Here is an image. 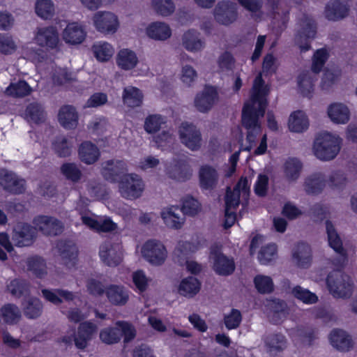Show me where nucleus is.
I'll return each instance as SVG.
<instances>
[{
	"label": "nucleus",
	"mask_w": 357,
	"mask_h": 357,
	"mask_svg": "<svg viewBox=\"0 0 357 357\" xmlns=\"http://www.w3.org/2000/svg\"><path fill=\"white\" fill-rule=\"evenodd\" d=\"M267 93L260 73L254 80L250 100L245 102L242 111V126L246 130V141L249 143L245 150L250 151L255 146L257 137L261 133L259 119L265 113Z\"/></svg>",
	"instance_id": "nucleus-1"
},
{
	"label": "nucleus",
	"mask_w": 357,
	"mask_h": 357,
	"mask_svg": "<svg viewBox=\"0 0 357 357\" xmlns=\"http://www.w3.org/2000/svg\"><path fill=\"white\" fill-rule=\"evenodd\" d=\"M342 139L335 135L325 132L319 134L313 144V153L319 160H333L341 149Z\"/></svg>",
	"instance_id": "nucleus-2"
},
{
	"label": "nucleus",
	"mask_w": 357,
	"mask_h": 357,
	"mask_svg": "<svg viewBox=\"0 0 357 357\" xmlns=\"http://www.w3.org/2000/svg\"><path fill=\"white\" fill-rule=\"evenodd\" d=\"M326 283L330 293L335 298L347 299L353 294L354 282L351 278L340 271L330 273Z\"/></svg>",
	"instance_id": "nucleus-3"
},
{
	"label": "nucleus",
	"mask_w": 357,
	"mask_h": 357,
	"mask_svg": "<svg viewBox=\"0 0 357 357\" xmlns=\"http://www.w3.org/2000/svg\"><path fill=\"white\" fill-rule=\"evenodd\" d=\"M119 189L122 197L134 200L142 196L144 190V183L137 174H126L119 181Z\"/></svg>",
	"instance_id": "nucleus-4"
},
{
	"label": "nucleus",
	"mask_w": 357,
	"mask_h": 357,
	"mask_svg": "<svg viewBox=\"0 0 357 357\" xmlns=\"http://www.w3.org/2000/svg\"><path fill=\"white\" fill-rule=\"evenodd\" d=\"M142 255L153 266H161L167 257V251L162 242L155 239L147 241L142 247Z\"/></svg>",
	"instance_id": "nucleus-5"
},
{
	"label": "nucleus",
	"mask_w": 357,
	"mask_h": 357,
	"mask_svg": "<svg viewBox=\"0 0 357 357\" xmlns=\"http://www.w3.org/2000/svg\"><path fill=\"white\" fill-rule=\"evenodd\" d=\"M116 328H107L100 331V338L103 342L108 344L116 343L123 335L126 341L135 337L133 328L128 323L119 321L116 323Z\"/></svg>",
	"instance_id": "nucleus-6"
},
{
	"label": "nucleus",
	"mask_w": 357,
	"mask_h": 357,
	"mask_svg": "<svg viewBox=\"0 0 357 357\" xmlns=\"http://www.w3.org/2000/svg\"><path fill=\"white\" fill-rule=\"evenodd\" d=\"M181 143L191 151H198L202 145V136L199 128L192 123L183 122L178 128Z\"/></svg>",
	"instance_id": "nucleus-7"
},
{
	"label": "nucleus",
	"mask_w": 357,
	"mask_h": 357,
	"mask_svg": "<svg viewBox=\"0 0 357 357\" xmlns=\"http://www.w3.org/2000/svg\"><path fill=\"white\" fill-rule=\"evenodd\" d=\"M93 22L96 29L104 34H113L119 26L117 15L109 11L96 12L93 17Z\"/></svg>",
	"instance_id": "nucleus-8"
},
{
	"label": "nucleus",
	"mask_w": 357,
	"mask_h": 357,
	"mask_svg": "<svg viewBox=\"0 0 357 357\" xmlns=\"http://www.w3.org/2000/svg\"><path fill=\"white\" fill-rule=\"evenodd\" d=\"M250 195L249 181L247 178H241L233 190L227 188L225 196V205L227 208L236 209L240 203V197L247 200Z\"/></svg>",
	"instance_id": "nucleus-9"
},
{
	"label": "nucleus",
	"mask_w": 357,
	"mask_h": 357,
	"mask_svg": "<svg viewBox=\"0 0 357 357\" xmlns=\"http://www.w3.org/2000/svg\"><path fill=\"white\" fill-rule=\"evenodd\" d=\"M326 230L329 246L339 255L337 267H342L347 261V252L343 247L342 238L329 220L326 222Z\"/></svg>",
	"instance_id": "nucleus-10"
},
{
	"label": "nucleus",
	"mask_w": 357,
	"mask_h": 357,
	"mask_svg": "<svg viewBox=\"0 0 357 357\" xmlns=\"http://www.w3.org/2000/svg\"><path fill=\"white\" fill-rule=\"evenodd\" d=\"M36 228L24 223H17L12 234V241L15 246L25 247L32 245L36 237Z\"/></svg>",
	"instance_id": "nucleus-11"
},
{
	"label": "nucleus",
	"mask_w": 357,
	"mask_h": 357,
	"mask_svg": "<svg viewBox=\"0 0 357 357\" xmlns=\"http://www.w3.org/2000/svg\"><path fill=\"white\" fill-rule=\"evenodd\" d=\"M36 43L47 50H56L59 45V33L54 26L38 28L35 34Z\"/></svg>",
	"instance_id": "nucleus-12"
},
{
	"label": "nucleus",
	"mask_w": 357,
	"mask_h": 357,
	"mask_svg": "<svg viewBox=\"0 0 357 357\" xmlns=\"http://www.w3.org/2000/svg\"><path fill=\"white\" fill-rule=\"evenodd\" d=\"M99 255L106 265L116 266L122 260L121 247L118 243L106 241L100 245Z\"/></svg>",
	"instance_id": "nucleus-13"
},
{
	"label": "nucleus",
	"mask_w": 357,
	"mask_h": 357,
	"mask_svg": "<svg viewBox=\"0 0 357 357\" xmlns=\"http://www.w3.org/2000/svg\"><path fill=\"white\" fill-rule=\"evenodd\" d=\"M211 259L213 261V268L219 275L227 276L231 275L236 268L234 260L219 251H212Z\"/></svg>",
	"instance_id": "nucleus-14"
},
{
	"label": "nucleus",
	"mask_w": 357,
	"mask_h": 357,
	"mask_svg": "<svg viewBox=\"0 0 357 357\" xmlns=\"http://www.w3.org/2000/svg\"><path fill=\"white\" fill-rule=\"evenodd\" d=\"M33 224L43 234L47 236H56L63 230V223L55 218L38 216L33 220Z\"/></svg>",
	"instance_id": "nucleus-15"
},
{
	"label": "nucleus",
	"mask_w": 357,
	"mask_h": 357,
	"mask_svg": "<svg viewBox=\"0 0 357 357\" xmlns=\"http://www.w3.org/2000/svg\"><path fill=\"white\" fill-rule=\"evenodd\" d=\"M237 15L236 4L229 1L219 2L214 9L215 20L224 25H228L236 21Z\"/></svg>",
	"instance_id": "nucleus-16"
},
{
	"label": "nucleus",
	"mask_w": 357,
	"mask_h": 357,
	"mask_svg": "<svg viewBox=\"0 0 357 357\" xmlns=\"http://www.w3.org/2000/svg\"><path fill=\"white\" fill-rule=\"evenodd\" d=\"M218 100V94L215 88L206 86L200 93L196 96L195 106L199 112L205 113L213 107Z\"/></svg>",
	"instance_id": "nucleus-17"
},
{
	"label": "nucleus",
	"mask_w": 357,
	"mask_h": 357,
	"mask_svg": "<svg viewBox=\"0 0 357 357\" xmlns=\"http://www.w3.org/2000/svg\"><path fill=\"white\" fill-rule=\"evenodd\" d=\"M24 184L25 181L14 173L4 169L0 171V185L4 190L13 194H20L24 191Z\"/></svg>",
	"instance_id": "nucleus-18"
},
{
	"label": "nucleus",
	"mask_w": 357,
	"mask_h": 357,
	"mask_svg": "<svg viewBox=\"0 0 357 357\" xmlns=\"http://www.w3.org/2000/svg\"><path fill=\"white\" fill-rule=\"evenodd\" d=\"M316 32L314 22L312 20L306 19L302 24L301 31L295 38L296 43L299 46L301 52L310 50V45L307 40L314 38Z\"/></svg>",
	"instance_id": "nucleus-19"
},
{
	"label": "nucleus",
	"mask_w": 357,
	"mask_h": 357,
	"mask_svg": "<svg viewBox=\"0 0 357 357\" xmlns=\"http://www.w3.org/2000/svg\"><path fill=\"white\" fill-rule=\"evenodd\" d=\"M160 216L167 227L174 229H181L185 222V217L181 210L174 206L164 208Z\"/></svg>",
	"instance_id": "nucleus-20"
},
{
	"label": "nucleus",
	"mask_w": 357,
	"mask_h": 357,
	"mask_svg": "<svg viewBox=\"0 0 357 357\" xmlns=\"http://www.w3.org/2000/svg\"><path fill=\"white\" fill-rule=\"evenodd\" d=\"M83 26L76 22L68 24L62 33L63 40L70 45L81 44L86 38Z\"/></svg>",
	"instance_id": "nucleus-21"
},
{
	"label": "nucleus",
	"mask_w": 357,
	"mask_h": 357,
	"mask_svg": "<svg viewBox=\"0 0 357 357\" xmlns=\"http://www.w3.org/2000/svg\"><path fill=\"white\" fill-rule=\"evenodd\" d=\"M127 172L126 165L122 160H108L104 163L102 174L111 182L118 180L120 176Z\"/></svg>",
	"instance_id": "nucleus-22"
},
{
	"label": "nucleus",
	"mask_w": 357,
	"mask_h": 357,
	"mask_svg": "<svg viewBox=\"0 0 357 357\" xmlns=\"http://www.w3.org/2000/svg\"><path fill=\"white\" fill-rule=\"evenodd\" d=\"M96 331L97 326L92 322L84 321L80 324L78 327L77 334L73 338L75 346L78 349H84Z\"/></svg>",
	"instance_id": "nucleus-23"
},
{
	"label": "nucleus",
	"mask_w": 357,
	"mask_h": 357,
	"mask_svg": "<svg viewBox=\"0 0 357 357\" xmlns=\"http://www.w3.org/2000/svg\"><path fill=\"white\" fill-rule=\"evenodd\" d=\"M108 301L114 305H124L129 300V291L122 285L111 284L105 288Z\"/></svg>",
	"instance_id": "nucleus-24"
},
{
	"label": "nucleus",
	"mask_w": 357,
	"mask_h": 357,
	"mask_svg": "<svg viewBox=\"0 0 357 357\" xmlns=\"http://www.w3.org/2000/svg\"><path fill=\"white\" fill-rule=\"evenodd\" d=\"M294 262L301 268H307L312 261V250L305 243H298L292 251Z\"/></svg>",
	"instance_id": "nucleus-25"
},
{
	"label": "nucleus",
	"mask_w": 357,
	"mask_h": 357,
	"mask_svg": "<svg viewBox=\"0 0 357 357\" xmlns=\"http://www.w3.org/2000/svg\"><path fill=\"white\" fill-rule=\"evenodd\" d=\"M199 183L203 189L212 190L218 182V174L215 168L210 165L202 166L199 172Z\"/></svg>",
	"instance_id": "nucleus-26"
},
{
	"label": "nucleus",
	"mask_w": 357,
	"mask_h": 357,
	"mask_svg": "<svg viewBox=\"0 0 357 357\" xmlns=\"http://www.w3.org/2000/svg\"><path fill=\"white\" fill-rule=\"evenodd\" d=\"M304 190L308 195L321 193L326 186L325 175L321 172L312 174L305 179Z\"/></svg>",
	"instance_id": "nucleus-27"
},
{
	"label": "nucleus",
	"mask_w": 357,
	"mask_h": 357,
	"mask_svg": "<svg viewBox=\"0 0 357 357\" xmlns=\"http://www.w3.org/2000/svg\"><path fill=\"white\" fill-rule=\"evenodd\" d=\"M42 295L47 301L54 305H60L63 301H73L75 295L73 292L63 289H42Z\"/></svg>",
	"instance_id": "nucleus-28"
},
{
	"label": "nucleus",
	"mask_w": 357,
	"mask_h": 357,
	"mask_svg": "<svg viewBox=\"0 0 357 357\" xmlns=\"http://www.w3.org/2000/svg\"><path fill=\"white\" fill-rule=\"evenodd\" d=\"M60 124L66 129L75 128L78 122V115L75 108L71 105H64L58 114Z\"/></svg>",
	"instance_id": "nucleus-29"
},
{
	"label": "nucleus",
	"mask_w": 357,
	"mask_h": 357,
	"mask_svg": "<svg viewBox=\"0 0 357 357\" xmlns=\"http://www.w3.org/2000/svg\"><path fill=\"white\" fill-rule=\"evenodd\" d=\"M332 345L342 351H347L352 347V340L344 331L334 329L330 334Z\"/></svg>",
	"instance_id": "nucleus-30"
},
{
	"label": "nucleus",
	"mask_w": 357,
	"mask_h": 357,
	"mask_svg": "<svg viewBox=\"0 0 357 357\" xmlns=\"http://www.w3.org/2000/svg\"><path fill=\"white\" fill-rule=\"evenodd\" d=\"M147 36L156 40H165L170 38L172 31L165 22H155L149 25L146 29Z\"/></svg>",
	"instance_id": "nucleus-31"
},
{
	"label": "nucleus",
	"mask_w": 357,
	"mask_h": 357,
	"mask_svg": "<svg viewBox=\"0 0 357 357\" xmlns=\"http://www.w3.org/2000/svg\"><path fill=\"white\" fill-rule=\"evenodd\" d=\"M79 156L83 162L87 165H91L98 160L100 157V151L93 143L90 142H84L79 146Z\"/></svg>",
	"instance_id": "nucleus-32"
},
{
	"label": "nucleus",
	"mask_w": 357,
	"mask_h": 357,
	"mask_svg": "<svg viewBox=\"0 0 357 357\" xmlns=\"http://www.w3.org/2000/svg\"><path fill=\"white\" fill-rule=\"evenodd\" d=\"M328 114L331 121L335 123L345 124L350 118L349 108L342 103H333L328 107Z\"/></svg>",
	"instance_id": "nucleus-33"
},
{
	"label": "nucleus",
	"mask_w": 357,
	"mask_h": 357,
	"mask_svg": "<svg viewBox=\"0 0 357 357\" xmlns=\"http://www.w3.org/2000/svg\"><path fill=\"white\" fill-rule=\"evenodd\" d=\"M57 248L63 264L66 266L73 264L77 255V249L75 245L71 241H61L57 243Z\"/></svg>",
	"instance_id": "nucleus-34"
},
{
	"label": "nucleus",
	"mask_w": 357,
	"mask_h": 357,
	"mask_svg": "<svg viewBox=\"0 0 357 357\" xmlns=\"http://www.w3.org/2000/svg\"><path fill=\"white\" fill-rule=\"evenodd\" d=\"M182 44L190 52L200 51L204 45V41L199 38V33L195 30H189L183 35Z\"/></svg>",
	"instance_id": "nucleus-35"
},
{
	"label": "nucleus",
	"mask_w": 357,
	"mask_h": 357,
	"mask_svg": "<svg viewBox=\"0 0 357 357\" xmlns=\"http://www.w3.org/2000/svg\"><path fill=\"white\" fill-rule=\"evenodd\" d=\"M123 101L130 107H139L143 102V95L141 91L134 86H127L123 92Z\"/></svg>",
	"instance_id": "nucleus-36"
},
{
	"label": "nucleus",
	"mask_w": 357,
	"mask_h": 357,
	"mask_svg": "<svg viewBox=\"0 0 357 357\" xmlns=\"http://www.w3.org/2000/svg\"><path fill=\"white\" fill-rule=\"evenodd\" d=\"M271 319L275 324L280 323L288 314V308L286 303L279 299H274L269 303Z\"/></svg>",
	"instance_id": "nucleus-37"
},
{
	"label": "nucleus",
	"mask_w": 357,
	"mask_h": 357,
	"mask_svg": "<svg viewBox=\"0 0 357 357\" xmlns=\"http://www.w3.org/2000/svg\"><path fill=\"white\" fill-rule=\"evenodd\" d=\"M23 312L29 319H36L40 316L43 312L41 301L35 297H30L22 303Z\"/></svg>",
	"instance_id": "nucleus-38"
},
{
	"label": "nucleus",
	"mask_w": 357,
	"mask_h": 357,
	"mask_svg": "<svg viewBox=\"0 0 357 357\" xmlns=\"http://www.w3.org/2000/svg\"><path fill=\"white\" fill-rule=\"evenodd\" d=\"M348 8L338 1L330 2L326 7L325 15L330 20H338L344 18L348 14Z\"/></svg>",
	"instance_id": "nucleus-39"
},
{
	"label": "nucleus",
	"mask_w": 357,
	"mask_h": 357,
	"mask_svg": "<svg viewBox=\"0 0 357 357\" xmlns=\"http://www.w3.org/2000/svg\"><path fill=\"white\" fill-rule=\"evenodd\" d=\"M288 126L291 131L302 132L308 127V119L304 112L296 111L290 115Z\"/></svg>",
	"instance_id": "nucleus-40"
},
{
	"label": "nucleus",
	"mask_w": 357,
	"mask_h": 357,
	"mask_svg": "<svg viewBox=\"0 0 357 357\" xmlns=\"http://www.w3.org/2000/svg\"><path fill=\"white\" fill-rule=\"evenodd\" d=\"M201 283L194 277H188L183 279L178 288V292L181 295L186 297H193L200 290Z\"/></svg>",
	"instance_id": "nucleus-41"
},
{
	"label": "nucleus",
	"mask_w": 357,
	"mask_h": 357,
	"mask_svg": "<svg viewBox=\"0 0 357 357\" xmlns=\"http://www.w3.org/2000/svg\"><path fill=\"white\" fill-rule=\"evenodd\" d=\"M166 118L160 114H150L144 121V128L149 134L158 132L166 125Z\"/></svg>",
	"instance_id": "nucleus-42"
},
{
	"label": "nucleus",
	"mask_w": 357,
	"mask_h": 357,
	"mask_svg": "<svg viewBox=\"0 0 357 357\" xmlns=\"http://www.w3.org/2000/svg\"><path fill=\"white\" fill-rule=\"evenodd\" d=\"M137 57L132 50L124 49L118 54L117 63L122 69H132L137 65Z\"/></svg>",
	"instance_id": "nucleus-43"
},
{
	"label": "nucleus",
	"mask_w": 357,
	"mask_h": 357,
	"mask_svg": "<svg viewBox=\"0 0 357 357\" xmlns=\"http://www.w3.org/2000/svg\"><path fill=\"white\" fill-rule=\"evenodd\" d=\"M25 117L29 121L38 123L45 120V112L40 104L31 102L26 108Z\"/></svg>",
	"instance_id": "nucleus-44"
},
{
	"label": "nucleus",
	"mask_w": 357,
	"mask_h": 357,
	"mask_svg": "<svg viewBox=\"0 0 357 357\" xmlns=\"http://www.w3.org/2000/svg\"><path fill=\"white\" fill-rule=\"evenodd\" d=\"M31 89L25 81L11 83L5 91V93L14 98H23L30 94Z\"/></svg>",
	"instance_id": "nucleus-45"
},
{
	"label": "nucleus",
	"mask_w": 357,
	"mask_h": 357,
	"mask_svg": "<svg viewBox=\"0 0 357 357\" xmlns=\"http://www.w3.org/2000/svg\"><path fill=\"white\" fill-rule=\"evenodd\" d=\"M266 346L269 351H280L287 347V340L285 337L280 333L270 334L265 338Z\"/></svg>",
	"instance_id": "nucleus-46"
},
{
	"label": "nucleus",
	"mask_w": 357,
	"mask_h": 357,
	"mask_svg": "<svg viewBox=\"0 0 357 357\" xmlns=\"http://www.w3.org/2000/svg\"><path fill=\"white\" fill-rule=\"evenodd\" d=\"M94 56L100 61H108L114 54V49L106 42H99L92 47Z\"/></svg>",
	"instance_id": "nucleus-47"
},
{
	"label": "nucleus",
	"mask_w": 357,
	"mask_h": 357,
	"mask_svg": "<svg viewBox=\"0 0 357 357\" xmlns=\"http://www.w3.org/2000/svg\"><path fill=\"white\" fill-rule=\"evenodd\" d=\"M302 163L296 158H289L284 163V174L291 181L296 180L302 170Z\"/></svg>",
	"instance_id": "nucleus-48"
},
{
	"label": "nucleus",
	"mask_w": 357,
	"mask_h": 357,
	"mask_svg": "<svg viewBox=\"0 0 357 357\" xmlns=\"http://www.w3.org/2000/svg\"><path fill=\"white\" fill-rule=\"evenodd\" d=\"M35 9L36 14L45 20L52 18L54 14V6L51 0H37Z\"/></svg>",
	"instance_id": "nucleus-49"
},
{
	"label": "nucleus",
	"mask_w": 357,
	"mask_h": 357,
	"mask_svg": "<svg viewBox=\"0 0 357 357\" xmlns=\"http://www.w3.org/2000/svg\"><path fill=\"white\" fill-rule=\"evenodd\" d=\"M1 314L4 320L8 324H15L17 322L20 317V311L14 304H6L1 308Z\"/></svg>",
	"instance_id": "nucleus-50"
},
{
	"label": "nucleus",
	"mask_w": 357,
	"mask_h": 357,
	"mask_svg": "<svg viewBox=\"0 0 357 357\" xmlns=\"http://www.w3.org/2000/svg\"><path fill=\"white\" fill-rule=\"evenodd\" d=\"M7 291L14 297L20 298L27 294L29 291V284L20 279H14L7 284Z\"/></svg>",
	"instance_id": "nucleus-51"
},
{
	"label": "nucleus",
	"mask_w": 357,
	"mask_h": 357,
	"mask_svg": "<svg viewBox=\"0 0 357 357\" xmlns=\"http://www.w3.org/2000/svg\"><path fill=\"white\" fill-rule=\"evenodd\" d=\"M27 266L36 277L43 278L47 274L46 264L43 259L34 257L28 259Z\"/></svg>",
	"instance_id": "nucleus-52"
},
{
	"label": "nucleus",
	"mask_w": 357,
	"mask_h": 357,
	"mask_svg": "<svg viewBox=\"0 0 357 357\" xmlns=\"http://www.w3.org/2000/svg\"><path fill=\"white\" fill-rule=\"evenodd\" d=\"M314 77L310 72H303L298 77V84L301 93L305 96H309L313 90Z\"/></svg>",
	"instance_id": "nucleus-53"
},
{
	"label": "nucleus",
	"mask_w": 357,
	"mask_h": 357,
	"mask_svg": "<svg viewBox=\"0 0 357 357\" xmlns=\"http://www.w3.org/2000/svg\"><path fill=\"white\" fill-rule=\"evenodd\" d=\"M152 6L155 12L162 16H169L175 10L172 0H152Z\"/></svg>",
	"instance_id": "nucleus-54"
},
{
	"label": "nucleus",
	"mask_w": 357,
	"mask_h": 357,
	"mask_svg": "<svg viewBox=\"0 0 357 357\" xmlns=\"http://www.w3.org/2000/svg\"><path fill=\"white\" fill-rule=\"evenodd\" d=\"M291 294L295 298L306 304H314L318 301V297L315 294L301 286L294 287Z\"/></svg>",
	"instance_id": "nucleus-55"
},
{
	"label": "nucleus",
	"mask_w": 357,
	"mask_h": 357,
	"mask_svg": "<svg viewBox=\"0 0 357 357\" xmlns=\"http://www.w3.org/2000/svg\"><path fill=\"white\" fill-rule=\"evenodd\" d=\"M167 174L173 179L183 181L190 178L191 173L185 165L175 164L168 167Z\"/></svg>",
	"instance_id": "nucleus-56"
},
{
	"label": "nucleus",
	"mask_w": 357,
	"mask_h": 357,
	"mask_svg": "<svg viewBox=\"0 0 357 357\" xmlns=\"http://www.w3.org/2000/svg\"><path fill=\"white\" fill-rule=\"evenodd\" d=\"M254 283L261 294H269L273 291V282L269 276L258 275L255 278Z\"/></svg>",
	"instance_id": "nucleus-57"
},
{
	"label": "nucleus",
	"mask_w": 357,
	"mask_h": 357,
	"mask_svg": "<svg viewBox=\"0 0 357 357\" xmlns=\"http://www.w3.org/2000/svg\"><path fill=\"white\" fill-rule=\"evenodd\" d=\"M181 213L191 216L195 215L200 210V204L198 201L192 197L187 196L183 200Z\"/></svg>",
	"instance_id": "nucleus-58"
},
{
	"label": "nucleus",
	"mask_w": 357,
	"mask_h": 357,
	"mask_svg": "<svg viewBox=\"0 0 357 357\" xmlns=\"http://www.w3.org/2000/svg\"><path fill=\"white\" fill-rule=\"evenodd\" d=\"M277 256V247L275 244H268L262 247L258 254V259L261 264H267Z\"/></svg>",
	"instance_id": "nucleus-59"
},
{
	"label": "nucleus",
	"mask_w": 357,
	"mask_h": 357,
	"mask_svg": "<svg viewBox=\"0 0 357 357\" xmlns=\"http://www.w3.org/2000/svg\"><path fill=\"white\" fill-rule=\"evenodd\" d=\"M238 3L252 15L261 16L263 13L264 0H238Z\"/></svg>",
	"instance_id": "nucleus-60"
},
{
	"label": "nucleus",
	"mask_w": 357,
	"mask_h": 357,
	"mask_svg": "<svg viewBox=\"0 0 357 357\" xmlns=\"http://www.w3.org/2000/svg\"><path fill=\"white\" fill-rule=\"evenodd\" d=\"M53 149L59 157L69 156L71 153V145L67 139L63 137H59L56 139L53 143Z\"/></svg>",
	"instance_id": "nucleus-61"
},
{
	"label": "nucleus",
	"mask_w": 357,
	"mask_h": 357,
	"mask_svg": "<svg viewBox=\"0 0 357 357\" xmlns=\"http://www.w3.org/2000/svg\"><path fill=\"white\" fill-rule=\"evenodd\" d=\"M241 321V313L236 309H232L228 314L224 317L225 325L229 330L237 328L240 326Z\"/></svg>",
	"instance_id": "nucleus-62"
},
{
	"label": "nucleus",
	"mask_w": 357,
	"mask_h": 357,
	"mask_svg": "<svg viewBox=\"0 0 357 357\" xmlns=\"http://www.w3.org/2000/svg\"><path fill=\"white\" fill-rule=\"evenodd\" d=\"M63 174L73 182L78 181L82 176V172L74 163H66L61 167Z\"/></svg>",
	"instance_id": "nucleus-63"
},
{
	"label": "nucleus",
	"mask_w": 357,
	"mask_h": 357,
	"mask_svg": "<svg viewBox=\"0 0 357 357\" xmlns=\"http://www.w3.org/2000/svg\"><path fill=\"white\" fill-rule=\"evenodd\" d=\"M16 44L11 36L0 33V53L11 54L16 50Z\"/></svg>",
	"instance_id": "nucleus-64"
}]
</instances>
